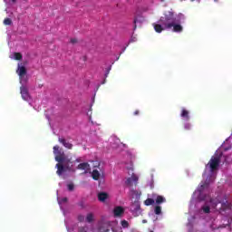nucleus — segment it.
<instances>
[{
    "label": "nucleus",
    "instance_id": "dca6fc26",
    "mask_svg": "<svg viewBox=\"0 0 232 232\" xmlns=\"http://www.w3.org/2000/svg\"><path fill=\"white\" fill-rule=\"evenodd\" d=\"M221 208L225 210L231 209V208H232L231 202L226 201V202L222 203Z\"/></svg>",
    "mask_w": 232,
    "mask_h": 232
},
{
    "label": "nucleus",
    "instance_id": "aec40b11",
    "mask_svg": "<svg viewBox=\"0 0 232 232\" xmlns=\"http://www.w3.org/2000/svg\"><path fill=\"white\" fill-rule=\"evenodd\" d=\"M14 57L15 61H21V59H23V54H21V53H14Z\"/></svg>",
    "mask_w": 232,
    "mask_h": 232
},
{
    "label": "nucleus",
    "instance_id": "6ab92c4d",
    "mask_svg": "<svg viewBox=\"0 0 232 232\" xmlns=\"http://www.w3.org/2000/svg\"><path fill=\"white\" fill-rule=\"evenodd\" d=\"M155 215H160L162 213V208L160 206H156L154 208Z\"/></svg>",
    "mask_w": 232,
    "mask_h": 232
},
{
    "label": "nucleus",
    "instance_id": "1a4fd4ad",
    "mask_svg": "<svg viewBox=\"0 0 232 232\" xmlns=\"http://www.w3.org/2000/svg\"><path fill=\"white\" fill-rule=\"evenodd\" d=\"M58 141L60 142V144H63L64 148H67V150H72L73 148V144L66 141V139L64 138H59Z\"/></svg>",
    "mask_w": 232,
    "mask_h": 232
},
{
    "label": "nucleus",
    "instance_id": "c9c22d12",
    "mask_svg": "<svg viewBox=\"0 0 232 232\" xmlns=\"http://www.w3.org/2000/svg\"><path fill=\"white\" fill-rule=\"evenodd\" d=\"M13 1V3H15V1H17V0H12Z\"/></svg>",
    "mask_w": 232,
    "mask_h": 232
},
{
    "label": "nucleus",
    "instance_id": "72a5a7b5",
    "mask_svg": "<svg viewBox=\"0 0 232 232\" xmlns=\"http://www.w3.org/2000/svg\"><path fill=\"white\" fill-rule=\"evenodd\" d=\"M225 162H226V163L229 162V161L227 160V157H225Z\"/></svg>",
    "mask_w": 232,
    "mask_h": 232
},
{
    "label": "nucleus",
    "instance_id": "7c9ffc66",
    "mask_svg": "<svg viewBox=\"0 0 232 232\" xmlns=\"http://www.w3.org/2000/svg\"><path fill=\"white\" fill-rule=\"evenodd\" d=\"M110 70H111V68L107 69V72L105 73V77H108V74L110 73Z\"/></svg>",
    "mask_w": 232,
    "mask_h": 232
},
{
    "label": "nucleus",
    "instance_id": "ddd939ff",
    "mask_svg": "<svg viewBox=\"0 0 232 232\" xmlns=\"http://www.w3.org/2000/svg\"><path fill=\"white\" fill-rule=\"evenodd\" d=\"M77 168L78 169L88 170L90 169V164L86 162L80 163Z\"/></svg>",
    "mask_w": 232,
    "mask_h": 232
},
{
    "label": "nucleus",
    "instance_id": "4be33fe9",
    "mask_svg": "<svg viewBox=\"0 0 232 232\" xmlns=\"http://www.w3.org/2000/svg\"><path fill=\"white\" fill-rule=\"evenodd\" d=\"M130 195H131V197H135V195H136V197H140V194H139V192L135 189L130 190Z\"/></svg>",
    "mask_w": 232,
    "mask_h": 232
},
{
    "label": "nucleus",
    "instance_id": "9d476101",
    "mask_svg": "<svg viewBox=\"0 0 232 232\" xmlns=\"http://www.w3.org/2000/svg\"><path fill=\"white\" fill-rule=\"evenodd\" d=\"M114 217H121L124 213V208L122 207H116L113 210Z\"/></svg>",
    "mask_w": 232,
    "mask_h": 232
},
{
    "label": "nucleus",
    "instance_id": "2f4dec72",
    "mask_svg": "<svg viewBox=\"0 0 232 232\" xmlns=\"http://www.w3.org/2000/svg\"><path fill=\"white\" fill-rule=\"evenodd\" d=\"M140 112L139 111V110L135 111L133 115H139Z\"/></svg>",
    "mask_w": 232,
    "mask_h": 232
},
{
    "label": "nucleus",
    "instance_id": "bb28decb",
    "mask_svg": "<svg viewBox=\"0 0 232 232\" xmlns=\"http://www.w3.org/2000/svg\"><path fill=\"white\" fill-rule=\"evenodd\" d=\"M67 188H68V189H69V191H73V189H74V186H73V184H69L68 186H67Z\"/></svg>",
    "mask_w": 232,
    "mask_h": 232
},
{
    "label": "nucleus",
    "instance_id": "a211bd4d",
    "mask_svg": "<svg viewBox=\"0 0 232 232\" xmlns=\"http://www.w3.org/2000/svg\"><path fill=\"white\" fill-rule=\"evenodd\" d=\"M145 206H153L155 204V200L153 198H147L144 201Z\"/></svg>",
    "mask_w": 232,
    "mask_h": 232
},
{
    "label": "nucleus",
    "instance_id": "20e7f679",
    "mask_svg": "<svg viewBox=\"0 0 232 232\" xmlns=\"http://www.w3.org/2000/svg\"><path fill=\"white\" fill-rule=\"evenodd\" d=\"M53 154L55 155L54 159L56 162H63L64 160H69V158L64 154V151H63V149L58 145L53 147Z\"/></svg>",
    "mask_w": 232,
    "mask_h": 232
},
{
    "label": "nucleus",
    "instance_id": "393cba45",
    "mask_svg": "<svg viewBox=\"0 0 232 232\" xmlns=\"http://www.w3.org/2000/svg\"><path fill=\"white\" fill-rule=\"evenodd\" d=\"M77 43H78L77 38H72V39L70 40V44H77Z\"/></svg>",
    "mask_w": 232,
    "mask_h": 232
},
{
    "label": "nucleus",
    "instance_id": "39448f33",
    "mask_svg": "<svg viewBox=\"0 0 232 232\" xmlns=\"http://www.w3.org/2000/svg\"><path fill=\"white\" fill-rule=\"evenodd\" d=\"M125 184L129 188H132V186H137V184H139V176L132 174L130 178L127 179Z\"/></svg>",
    "mask_w": 232,
    "mask_h": 232
},
{
    "label": "nucleus",
    "instance_id": "f8f14e48",
    "mask_svg": "<svg viewBox=\"0 0 232 232\" xmlns=\"http://www.w3.org/2000/svg\"><path fill=\"white\" fill-rule=\"evenodd\" d=\"M180 117H182V119L185 121H189V111L182 109Z\"/></svg>",
    "mask_w": 232,
    "mask_h": 232
},
{
    "label": "nucleus",
    "instance_id": "c756f323",
    "mask_svg": "<svg viewBox=\"0 0 232 232\" xmlns=\"http://www.w3.org/2000/svg\"><path fill=\"white\" fill-rule=\"evenodd\" d=\"M134 30H137V18L134 19Z\"/></svg>",
    "mask_w": 232,
    "mask_h": 232
},
{
    "label": "nucleus",
    "instance_id": "5701e85b",
    "mask_svg": "<svg viewBox=\"0 0 232 232\" xmlns=\"http://www.w3.org/2000/svg\"><path fill=\"white\" fill-rule=\"evenodd\" d=\"M202 210L204 211V213H210L211 208H209V206H204L202 207Z\"/></svg>",
    "mask_w": 232,
    "mask_h": 232
},
{
    "label": "nucleus",
    "instance_id": "4468645a",
    "mask_svg": "<svg viewBox=\"0 0 232 232\" xmlns=\"http://www.w3.org/2000/svg\"><path fill=\"white\" fill-rule=\"evenodd\" d=\"M92 177L93 180H99V179L101 178V173L99 172V170L93 169L92 173Z\"/></svg>",
    "mask_w": 232,
    "mask_h": 232
},
{
    "label": "nucleus",
    "instance_id": "6e6552de",
    "mask_svg": "<svg viewBox=\"0 0 232 232\" xmlns=\"http://www.w3.org/2000/svg\"><path fill=\"white\" fill-rule=\"evenodd\" d=\"M140 210V202L139 200H135L131 205H130V211L132 213H137V211Z\"/></svg>",
    "mask_w": 232,
    "mask_h": 232
},
{
    "label": "nucleus",
    "instance_id": "f257e3e1",
    "mask_svg": "<svg viewBox=\"0 0 232 232\" xmlns=\"http://www.w3.org/2000/svg\"><path fill=\"white\" fill-rule=\"evenodd\" d=\"M160 24H153L154 30L157 34H162L164 30H171L176 34H180L184 27L179 24L177 19H175V14L171 11H167L163 14L159 20Z\"/></svg>",
    "mask_w": 232,
    "mask_h": 232
},
{
    "label": "nucleus",
    "instance_id": "7ed1b4c3",
    "mask_svg": "<svg viewBox=\"0 0 232 232\" xmlns=\"http://www.w3.org/2000/svg\"><path fill=\"white\" fill-rule=\"evenodd\" d=\"M222 152L218 155L216 154L215 156H212L208 164L207 165L209 167L211 173H213V171H217V169H218L219 166H220V160L222 159Z\"/></svg>",
    "mask_w": 232,
    "mask_h": 232
},
{
    "label": "nucleus",
    "instance_id": "a878e982",
    "mask_svg": "<svg viewBox=\"0 0 232 232\" xmlns=\"http://www.w3.org/2000/svg\"><path fill=\"white\" fill-rule=\"evenodd\" d=\"M204 188H208V183H204L203 185H201L199 188V191H204Z\"/></svg>",
    "mask_w": 232,
    "mask_h": 232
},
{
    "label": "nucleus",
    "instance_id": "c85d7f7f",
    "mask_svg": "<svg viewBox=\"0 0 232 232\" xmlns=\"http://www.w3.org/2000/svg\"><path fill=\"white\" fill-rule=\"evenodd\" d=\"M184 129H185V130H191V124L186 123V124L184 125Z\"/></svg>",
    "mask_w": 232,
    "mask_h": 232
},
{
    "label": "nucleus",
    "instance_id": "2eb2a0df",
    "mask_svg": "<svg viewBox=\"0 0 232 232\" xmlns=\"http://www.w3.org/2000/svg\"><path fill=\"white\" fill-rule=\"evenodd\" d=\"M163 202H166V198L162 196H158L156 198V204L160 205V204H163Z\"/></svg>",
    "mask_w": 232,
    "mask_h": 232
},
{
    "label": "nucleus",
    "instance_id": "b1692460",
    "mask_svg": "<svg viewBox=\"0 0 232 232\" xmlns=\"http://www.w3.org/2000/svg\"><path fill=\"white\" fill-rule=\"evenodd\" d=\"M121 226L124 228H128V227H130V223L128 221H126V220H122L121 221Z\"/></svg>",
    "mask_w": 232,
    "mask_h": 232
},
{
    "label": "nucleus",
    "instance_id": "f704fd0d",
    "mask_svg": "<svg viewBox=\"0 0 232 232\" xmlns=\"http://www.w3.org/2000/svg\"><path fill=\"white\" fill-rule=\"evenodd\" d=\"M76 162H81V160H80V159H77V160H76Z\"/></svg>",
    "mask_w": 232,
    "mask_h": 232
},
{
    "label": "nucleus",
    "instance_id": "412c9836",
    "mask_svg": "<svg viewBox=\"0 0 232 232\" xmlns=\"http://www.w3.org/2000/svg\"><path fill=\"white\" fill-rule=\"evenodd\" d=\"M4 24H5V26H10V24H12V19L10 18H5L4 20Z\"/></svg>",
    "mask_w": 232,
    "mask_h": 232
},
{
    "label": "nucleus",
    "instance_id": "f3484780",
    "mask_svg": "<svg viewBox=\"0 0 232 232\" xmlns=\"http://www.w3.org/2000/svg\"><path fill=\"white\" fill-rule=\"evenodd\" d=\"M85 220L86 222H88V224H92V222H93V214L92 213L87 214Z\"/></svg>",
    "mask_w": 232,
    "mask_h": 232
},
{
    "label": "nucleus",
    "instance_id": "473e14b6",
    "mask_svg": "<svg viewBox=\"0 0 232 232\" xmlns=\"http://www.w3.org/2000/svg\"><path fill=\"white\" fill-rule=\"evenodd\" d=\"M63 202H68V198H63Z\"/></svg>",
    "mask_w": 232,
    "mask_h": 232
},
{
    "label": "nucleus",
    "instance_id": "0eeeda50",
    "mask_svg": "<svg viewBox=\"0 0 232 232\" xmlns=\"http://www.w3.org/2000/svg\"><path fill=\"white\" fill-rule=\"evenodd\" d=\"M20 93L24 101H28L30 99V92H28V88L25 86L20 87Z\"/></svg>",
    "mask_w": 232,
    "mask_h": 232
},
{
    "label": "nucleus",
    "instance_id": "f03ea898",
    "mask_svg": "<svg viewBox=\"0 0 232 232\" xmlns=\"http://www.w3.org/2000/svg\"><path fill=\"white\" fill-rule=\"evenodd\" d=\"M56 174L61 177L63 173H65V171H72V169L73 168V162H72V159L64 160L63 161L58 162L56 164Z\"/></svg>",
    "mask_w": 232,
    "mask_h": 232
},
{
    "label": "nucleus",
    "instance_id": "cd10ccee",
    "mask_svg": "<svg viewBox=\"0 0 232 232\" xmlns=\"http://www.w3.org/2000/svg\"><path fill=\"white\" fill-rule=\"evenodd\" d=\"M84 216H82V215H80V216H78V220H79V222H84Z\"/></svg>",
    "mask_w": 232,
    "mask_h": 232
},
{
    "label": "nucleus",
    "instance_id": "423d86ee",
    "mask_svg": "<svg viewBox=\"0 0 232 232\" xmlns=\"http://www.w3.org/2000/svg\"><path fill=\"white\" fill-rule=\"evenodd\" d=\"M16 73H18L21 82H26V78H24V76L26 75V67L18 66Z\"/></svg>",
    "mask_w": 232,
    "mask_h": 232
},
{
    "label": "nucleus",
    "instance_id": "e433bc0d",
    "mask_svg": "<svg viewBox=\"0 0 232 232\" xmlns=\"http://www.w3.org/2000/svg\"><path fill=\"white\" fill-rule=\"evenodd\" d=\"M149 232H155V231H153V230H149Z\"/></svg>",
    "mask_w": 232,
    "mask_h": 232
},
{
    "label": "nucleus",
    "instance_id": "9b49d317",
    "mask_svg": "<svg viewBox=\"0 0 232 232\" xmlns=\"http://www.w3.org/2000/svg\"><path fill=\"white\" fill-rule=\"evenodd\" d=\"M107 198H108V193L100 192L98 194V200H100V202H105Z\"/></svg>",
    "mask_w": 232,
    "mask_h": 232
}]
</instances>
